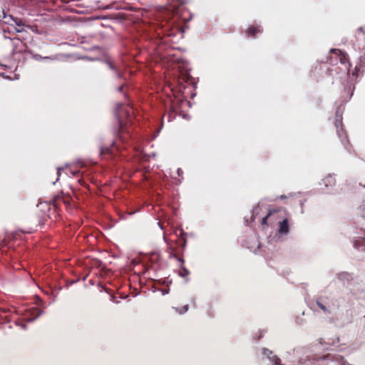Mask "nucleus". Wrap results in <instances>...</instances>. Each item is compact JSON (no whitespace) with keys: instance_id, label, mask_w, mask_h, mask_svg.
I'll return each mask as SVG.
<instances>
[{"instance_id":"dca6fc26","label":"nucleus","mask_w":365,"mask_h":365,"mask_svg":"<svg viewBox=\"0 0 365 365\" xmlns=\"http://www.w3.org/2000/svg\"><path fill=\"white\" fill-rule=\"evenodd\" d=\"M187 310H188V306L185 305L182 307V308L178 309V313L183 314L187 312Z\"/></svg>"},{"instance_id":"4be33fe9","label":"nucleus","mask_w":365,"mask_h":365,"mask_svg":"<svg viewBox=\"0 0 365 365\" xmlns=\"http://www.w3.org/2000/svg\"><path fill=\"white\" fill-rule=\"evenodd\" d=\"M356 69H357V66H356L355 68V71L352 72V75L353 76H357V72H356Z\"/></svg>"},{"instance_id":"39448f33","label":"nucleus","mask_w":365,"mask_h":365,"mask_svg":"<svg viewBox=\"0 0 365 365\" xmlns=\"http://www.w3.org/2000/svg\"><path fill=\"white\" fill-rule=\"evenodd\" d=\"M164 240L175 242L177 247L184 248L185 246V233L183 230H164Z\"/></svg>"},{"instance_id":"9d476101","label":"nucleus","mask_w":365,"mask_h":365,"mask_svg":"<svg viewBox=\"0 0 365 365\" xmlns=\"http://www.w3.org/2000/svg\"><path fill=\"white\" fill-rule=\"evenodd\" d=\"M341 119L340 120L336 119L335 125L336 128L337 135H338L339 138L341 139V143L344 145H346V133H345L343 128L341 127Z\"/></svg>"},{"instance_id":"20e7f679","label":"nucleus","mask_w":365,"mask_h":365,"mask_svg":"<svg viewBox=\"0 0 365 365\" xmlns=\"http://www.w3.org/2000/svg\"><path fill=\"white\" fill-rule=\"evenodd\" d=\"M329 61L331 64H337L339 62L342 66L341 68L347 74L349 73L350 71V62L349 57L346 53L342 52L339 49L332 48L330 50Z\"/></svg>"},{"instance_id":"c85d7f7f","label":"nucleus","mask_w":365,"mask_h":365,"mask_svg":"<svg viewBox=\"0 0 365 365\" xmlns=\"http://www.w3.org/2000/svg\"><path fill=\"white\" fill-rule=\"evenodd\" d=\"M257 210V208L254 209L253 212H256Z\"/></svg>"},{"instance_id":"ddd939ff","label":"nucleus","mask_w":365,"mask_h":365,"mask_svg":"<svg viewBox=\"0 0 365 365\" xmlns=\"http://www.w3.org/2000/svg\"><path fill=\"white\" fill-rule=\"evenodd\" d=\"M162 35H167V36H172L173 34L169 31L168 28H164V26H162V28L160 29V32H158L157 35L160 38V41L163 39Z\"/></svg>"},{"instance_id":"b1692460","label":"nucleus","mask_w":365,"mask_h":365,"mask_svg":"<svg viewBox=\"0 0 365 365\" xmlns=\"http://www.w3.org/2000/svg\"><path fill=\"white\" fill-rule=\"evenodd\" d=\"M176 68H179V65H178V63H175V64L173 65V69H176Z\"/></svg>"},{"instance_id":"423d86ee","label":"nucleus","mask_w":365,"mask_h":365,"mask_svg":"<svg viewBox=\"0 0 365 365\" xmlns=\"http://www.w3.org/2000/svg\"><path fill=\"white\" fill-rule=\"evenodd\" d=\"M11 41L12 46H13L12 52L14 53H22V52H24L26 51V45L20 38H11Z\"/></svg>"},{"instance_id":"7ed1b4c3","label":"nucleus","mask_w":365,"mask_h":365,"mask_svg":"<svg viewBox=\"0 0 365 365\" xmlns=\"http://www.w3.org/2000/svg\"><path fill=\"white\" fill-rule=\"evenodd\" d=\"M122 105H119L117 111V116L118 118L120 135L119 139L124 142L126 137L123 136L127 135L130 136V131L127 128L128 123H131L132 115L133 113V108L128 103L125 107L122 108Z\"/></svg>"},{"instance_id":"6e6552de","label":"nucleus","mask_w":365,"mask_h":365,"mask_svg":"<svg viewBox=\"0 0 365 365\" xmlns=\"http://www.w3.org/2000/svg\"><path fill=\"white\" fill-rule=\"evenodd\" d=\"M40 315H41V311L38 308L33 307L26 310L24 319H26V322H31Z\"/></svg>"},{"instance_id":"f257e3e1","label":"nucleus","mask_w":365,"mask_h":365,"mask_svg":"<svg viewBox=\"0 0 365 365\" xmlns=\"http://www.w3.org/2000/svg\"><path fill=\"white\" fill-rule=\"evenodd\" d=\"M290 220V215L285 210H272L262 219V225L276 228H289L292 225Z\"/></svg>"},{"instance_id":"aec40b11","label":"nucleus","mask_w":365,"mask_h":365,"mask_svg":"<svg viewBox=\"0 0 365 365\" xmlns=\"http://www.w3.org/2000/svg\"><path fill=\"white\" fill-rule=\"evenodd\" d=\"M177 173H178V175L179 176H181V175H182V173H183V172H182V169H180V168H178V169Z\"/></svg>"},{"instance_id":"4468645a","label":"nucleus","mask_w":365,"mask_h":365,"mask_svg":"<svg viewBox=\"0 0 365 365\" xmlns=\"http://www.w3.org/2000/svg\"><path fill=\"white\" fill-rule=\"evenodd\" d=\"M316 305L319 307V309H322V312L329 314V309L324 306L319 299H316Z\"/></svg>"},{"instance_id":"1a4fd4ad","label":"nucleus","mask_w":365,"mask_h":365,"mask_svg":"<svg viewBox=\"0 0 365 365\" xmlns=\"http://www.w3.org/2000/svg\"><path fill=\"white\" fill-rule=\"evenodd\" d=\"M119 148L116 143H113L109 147L103 146L100 148L101 155L108 154L112 157L115 155V153L118 152Z\"/></svg>"},{"instance_id":"5701e85b","label":"nucleus","mask_w":365,"mask_h":365,"mask_svg":"<svg viewBox=\"0 0 365 365\" xmlns=\"http://www.w3.org/2000/svg\"><path fill=\"white\" fill-rule=\"evenodd\" d=\"M70 172H71V173L73 175H76L78 173V171H76V170H75V171H73V170H70Z\"/></svg>"},{"instance_id":"0eeeda50","label":"nucleus","mask_w":365,"mask_h":365,"mask_svg":"<svg viewBox=\"0 0 365 365\" xmlns=\"http://www.w3.org/2000/svg\"><path fill=\"white\" fill-rule=\"evenodd\" d=\"M171 257L175 258L177 261L181 262V267H180V272H178V274H180L182 278H187L189 275V271L187 268L183 267V258H182L179 254L175 252V250L171 252Z\"/></svg>"},{"instance_id":"f3484780","label":"nucleus","mask_w":365,"mask_h":365,"mask_svg":"<svg viewBox=\"0 0 365 365\" xmlns=\"http://www.w3.org/2000/svg\"><path fill=\"white\" fill-rule=\"evenodd\" d=\"M289 232V230H278V235H285Z\"/></svg>"},{"instance_id":"393cba45","label":"nucleus","mask_w":365,"mask_h":365,"mask_svg":"<svg viewBox=\"0 0 365 365\" xmlns=\"http://www.w3.org/2000/svg\"><path fill=\"white\" fill-rule=\"evenodd\" d=\"M57 175H58V177L61 175V168H58V170H57Z\"/></svg>"},{"instance_id":"bb28decb","label":"nucleus","mask_w":365,"mask_h":365,"mask_svg":"<svg viewBox=\"0 0 365 365\" xmlns=\"http://www.w3.org/2000/svg\"><path fill=\"white\" fill-rule=\"evenodd\" d=\"M24 233H26V234H31V232H24Z\"/></svg>"},{"instance_id":"412c9836","label":"nucleus","mask_w":365,"mask_h":365,"mask_svg":"<svg viewBox=\"0 0 365 365\" xmlns=\"http://www.w3.org/2000/svg\"><path fill=\"white\" fill-rule=\"evenodd\" d=\"M123 88H124V85H121L118 88V91L119 92H122L123 91Z\"/></svg>"},{"instance_id":"a878e982","label":"nucleus","mask_w":365,"mask_h":365,"mask_svg":"<svg viewBox=\"0 0 365 365\" xmlns=\"http://www.w3.org/2000/svg\"><path fill=\"white\" fill-rule=\"evenodd\" d=\"M363 30H364V29H363L362 27H360V28L358 29L359 32H362V31H363Z\"/></svg>"},{"instance_id":"9b49d317","label":"nucleus","mask_w":365,"mask_h":365,"mask_svg":"<svg viewBox=\"0 0 365 365\" xmlns=\"http://www.w3.org/2000/svg\"><path fill=\"white\" fill-rule=\"evenodd\" d=\"M106 63L108 66L109 68L114 71L118 78H124V74L121 71V68L119 66H118L117 65L114 64L112 61L108 60L106 61Z\"/></svg>"},{"instance_id":"cd10ccee","label":"nucleus","mask_w":365,"mask_h":365,"mask_svg":"<svg viewBox=\"0 0 365 365\" xmlns=\"http://www.w3.org/2000/svg\"><path fill=\"white\" fill-rule=\"evenodd\" d=\"M274 359H275V360L278 361L279 359L276 358V356H274Z\"/></svg>"},{"instance_id":"2eb2a0df","label":"nucleus","mask_w":365,"mask_h":365,"mask_svg":"<svg viewBox=\"0 0 365 365\" xmlns=\"http://www.w3.org/2000/svg\"><path fill=\"white\" fill-rule=\"evenodd\" d=\"M323 181H324V185L327 187L329 185H334V183H335V180L331 175H329Z\"/></svg>"},{"instance_id":"f03ea898","label":"nucleus","mask_w":365,"mask_h":365,"mask_svg":"<svg viewBox=\"0 0 365 365\" xmlns=\"http://www.w3.org/2000/svg\"><path fill=\"white\" fill-rule=\"evenodd\" d=\"M168 75L173 78V81L169 80L167 83V88L165 89H169L170 91L172 93V95L173 96L174 99L170 98V111L168 114H165L163 117V120L167 118V120L168 122L171 121L173 119L175 118V114L177 113L178 109V102L181 101L180 99V93H181V87L179 88L178 91L175 88V84L180 83L178 81V79H177L176 74L175 73H170L168 72ZM165 92L167 93V90H165Z\"/></svg>"},{"instance_id":"a211bd4d","label":"nucleus","mask_w":365,"mask_h":365,"mask_svg":"<svg viewBox=\"0 0 365 365\" xmlns=\"http://www.w3.org/2000/svg\"><path fill=\"white\" fill-rule=\"evenodd\" d=\"M34 58H35V59H36V60L41 59V58H43V59H48V58H50V57L46 56V57H43V58H42V57H41V56H39V55H35V56H34Z\"/></svg>"},{"instance_id":"6ab92c4d","label":"nucleus","mask_w":365,"mask_h":365,"mask_svg":"<svg viewBox=\"0 0 365 365\" xmlns=\"http://www.w3.org/2000/svg\"><path fill=\"white\" fill-rule=\"evenodd\" d=\"M6 68V65H4V64L0 63V70H1V69L4 70ZM0 76H4V73L0 72Z\"/></svg>"},{"instance_id":"f8f14e48","label":"nucleus","mask_w":365,"mask_h":365,"mask_svg":"<svg viewBox=\"0 0 365 365\" xmlns=\"http://www.w3.org/2000/svg\"><path fill=\"white\" fill-rule=\"evenodd\" d=\"M260 32H261V30H260L259 27H257V26H251V27L248 28V29L246 31L247 35L249 37H255L257 34L260 33Z\"/></svg>"}]
</instances>
